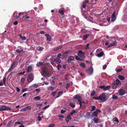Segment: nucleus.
<instances>
[{
    "label": "nucleus",
    "mask_w": 127,
    "mask_h": 127,
    "mask_svg": "<svg viewBox=\"0 0 127 127\" xmlns=\"http://www.w3.org/2000/svg\"><path fill=\"white\" fill-rule=\"evenodd\" d=\"M123 69L122 68L119 69H118L116 71L117 72H119L121 71H122V70H123Z\"/></svg>",
    "instance_id": "nucleus-52"
},
{
    "label": "nucleus",
    "mask_w": 127,
    "mask_h": 127,
    "mask_svg": "<svg viewBox=\"0 0 127 127\" xmlns=\"http://www.w3.org/2000/svg\"><path fill=\"white\" fill-rule=\"evenodd\" d=\"M73 83L72 82L70 83H68L66 85V89H68L71 85H72Z\"/></svg>",
    "instance_id": "nucleus-17"
},
{
    "label": "nucleus",
    "mask_w": 127,
    "mask_h": 127,
    "mask_svg": "<svg viewBox=\"0 0 127 127\" xmlns=\"http://www.w3.org/2000/svg\"><path fill=\"white\" fill-rule=\"evenodd\" d=\"M54 61L57 64H59L61 62V60L59 58H56L54 59Z\"/></svg>",
    "instance_id": "nucleus-12"
},
{
    "label": "nucleus",
    "mask_w": 127,
    "mask_h": 127,
    "mask_svg": "<svg viewBox=\"0 0 127 127\" xmlns=\"http://www.w3.org/2000/svg\"><path fill=\"white\" fill-rule=\"evenodd\" d=\"M66 117L67 119H69V120H71L72 119V118L69 115H67Z\"/></svg>",
    "instance_id": "nucleus-48"
},
{
    "label": "nucleus",
    "mask_w": 127,
    "mask_h": 127,
    "mask_svg": "<svg viewBox=\"0 0 127 127\" xmlns=\"http://www.w3.org/2000/svg\"><path fill=\"white\" fill-rule=\"evenodd\" d=\"M97 113H100L101 112L100 110V109H97L95 111Z\"/></svg>",
    "instance_id": "nucleus-63"
},
{
    "label": "nucleus",
    "mask_w": 127,
    "mask_h": 127,
    "mask_svg": "<svg viewBox=\"0 0 127 127\" xmlns=\"http://www.w3.org/2000/svg\"><path fill=\"white\" fill-rule=\"evenodd\" d=\"M17 14L16 15H14V18H15L17 19L19 18L20 16V15H21L20 13H19L18 14V15H17Z\"/></svg>",
    "instance_id": "nucleus-27"
},
{
    "label": "nucleus",
    "mask_w": 127,
    "mask_h": 127,
    "mask_svg": "<svg viewBox=\"0 0 127 127\" xmlns=\"http://www.w3.org/2000/svg\"><path fill=\"white\" fill-rule=\"evenodd\" d=\"M25 81V78H23L21 79V80L20 81L21 82L23 83Z\"/></svg>",
    "instance_id": "nucleus-56"
},
{
    "label": "nucleus",
    "mask_w": 127,
    "mask_h": 127,
    "mask_svg": "<svg viewBox=\"0 0 127 127\" xmlns=\"http://www.w3.org/2000/svg\"><path fill=\"white\" fill-rule=\"evenodd\" d=\"M99 120V119L98 118H93V121L95 123H97Z\"/></svg>",
    "instance_id": "nucleus-32"
},
{
    "label": "nucleus",
    "mask_w": 127,
    "mask_h": 127,
    "mask_svg": "<svg viewBox=\"0 0 127 127\" xmlns=\"http://www.w3.org/2000/svg\"><path fill=\"white\" fill-rule=\"evenodd\" d=\"M42 117H41L39 115V116H38V117H37V118L38 119V120L39 121H41L42 119H41V118Z\"/></svg>",
    "instance_id": "nucleus-59"
},
{
    "label": "nucleus",
    "mask_w": 127,
    "mask_h": 127,
    "mask_svg": "<svg viewBox=\"0 0 127 127\" xmlns=\"http://www.w3.org/2000/svg\"><path fill=\"white\" fill-rule=\"evenodd\" d=\"M113 121H115L117 123H119V120L117 119V118L115 117L114 118H113Z\"/></svg>",
    "instance_id": "nucleus-33"
},
{
    "label": "nucleus",
    "mask_w": 127,
    "mask_h": 127,
    "mask_svg": "<svg viewBox=\"0 0 127 127\" xmlns=\"http://www.w3.org/2000/svg\"><path fill=\"white\" fill-rule=\"evenodd\" d=\"M106 96L104 93L100 94L98 97H94L93 98L95 100H100L104 102L106 101L107 99L106 98Z\"/></svg>",
    "instance_id": "nucleus-1"
},
{
    "label": "nucleus",
    "mask_w": 127,
    "mask_h": 127,
    "mask_svg": "<svg viewBox=\"0 0 127 127\" xmlns=\"http://www.w3.org/2000/svg\"><path fill=\"white\" fill-rule=\"evenodd\" d=\"M105 87V86H99V88L101 89H103V90H104V88Z\"/></svg>",
    "instance_id": "nucleus-49"
},
{
    "label": "nucleus",
    "mask_w": 127,
    "mask_h": 127,
    "mask_svg": "<svg viewBox=\"0 0 127 127\" xmlns=\"http://www.w3.org/2000/svg\"><path fill=\"white\" fill-rule=\"evenodd\" d=\"M118 78L121 80H123L125 79V77L121 75H119Z\"/></svg>",
    "instance_id": "nucleus-24"
},
{
    "label": "nucleus",
    "mask_w": 127,
    "mask_h": 127,
    "mask_svg": "<svg viewBox=\"0 0 127 127\" xmlns=\"http://www.w3.org/2000/svg\"><path fill=\"white\" fill-rule=\"evenodd\" d=\"M78 55L80 57L84 58L85 53L83 52L81 50H79L78 51Z\"/></svg>",
    "instance_id": "nucleus-5"
},
{
    "label": "nucleus",
    "mask_w": 127,
    "mask_h": 127,
    "mask_svg": "<svg viewBox=\"0 0 127 127\" xmlns=\"http://www.w3.org/2000/svg\"><path fill=\"white\" fill-rule=\"evenodd\" d=\"M40 99V96H37L33 98V99L37 100H39Z\"/></svg>",
    "instance_id": "nucleus-39"
},
{
    "label": "nucleus",
    "mask_w": 127,
    "mask_h": 127,
    "mask_svg": "<svg viewBox=\"0 0 127 127\" xmlns=\"http://www.w3.org/2000/svg\"><path fill=\"white\" fill-rule=\"evenodd\" d=\"M43 65V63L41 62H37L36 64V65L38 66H40Z\"/></svg>",
    "instance_id": "nucleus-26"
},
{
    "label": "nucleus",
    "mask_w": 127,
    "mask_h": 127,
    "mask_svg": "<svg viewBox=\"0 0 127 127\" xmlns=\"http://www.w3.org/2000/svg\"><path fill=\"white\" fill-rule=\"evenodd\" d=\"M32 69V66H28L27 67V71L28 72H30Z\"/></svg>",
    "instance_id": "nucleus-25"
},
{
    "label": "nucleus",
    "mask_w": 127,
    "mask_h": 127,
    "mask_svg": "<svg viewBox=\"0 0 127 127\" xmlns=\"http://www.w3.org/2000/svg\"><path fill=\"white\" fill-rule=\"evenodd\" d=\"M44 49L43 47L41 46H38L36 48V50L38 51H42Z\"/></svg>",
    "instance_id": "nucleus-18"
},
{
    "label": "nucleus",
    "mask_w": 127,
    "mask_h": 127,
    "mask_svg": "<svg viewBox=\"0 0 127 127\" xmlns=\"http://www.w3.org/2000/svg\"><path fill=\"white\" fill-rule=\"evenodd\" d=\"M114 82H115L116 84L118 86L119 85H120L121 84L120 81L118 79H116L115 81Z\"/></svg>",
    "instance_id": "nucleus-14"
},
{
    "label": "nucleus",
    "mask_w": 127,
    "mask_h": 127,
    "mask_svg": "<svg viewBox=\"0 0 127 127\" xmlns=\"http://www.w3.org/2000/svg\"><path fill=\"white\" fill-rule=\"evenodd\" d=\"M91 107L92 109L91 110V111H94L96 108L95 106H91Z\"/></svg>",
    "instance_id": "nucleus-40"
},
{
    "label": "nucleus",
    "mask_w": 127,
    "mask_h": 127,
    "mask_svg": "<svg viewBox=\"0 0 127 127\" xmlns=\"http://www.w3.org/2000/svg\"><path fill=\"white\" fill-rule=\"evenodd\" d=\"M12 120H11L9 121V122L7 124V127H9L11 126V124L12 123Z\"/></svg>",
    "instance_id": "nucleus-34"
},
{
    "label": "nucleus",
    "mask_w": 127,
    "mask_h": 127,
    "mask_svg": "<svg viewBox=\"0 0 127 127\" xmlns=\"http://www.w3.org/2000/svg\"><path fill=\"white\" fill-rule=\"evenodd\" d=\"M34 75L32 73H30L27 78V80L29 83L31 82L34 79Z\"/></svg>",
    "instance_id": "nucleus-3"
},
{
    "label": "nucleus",
    "mask_w": 127,
    "mask_h": 127,
    "mask_svg": "<svg viewBox=\"0 0 127 127\" xmlns=\"http://www.w3.org/2000/svg\"><path fill=\"white\" fill-rule=\"evenodd\" d=\"M62 56V54L61 53H59L57 55V57L58 58H59V59H60L61 58V56Z\"/></svg>",
    "instance_id": "nucleus-50"
},
{
    "label": "nucleus",
    "mask_w": 127,
    "mask_h": 127,
    "mask_svg": "<svg viewBox=\"0 0 127 127\" xmlns=\"http://www.w3.org/2000/svg\"><path fill=\"white\" fill-rule=\"evenodd\" d=\"M20 50H19V49H17L16 50V52L19 53V54H20V52H22L23 51V49L21 48H20Z\"/></svg>",
    "instance_id": "nucleus-21"
},
{
    "label": "nucleus",
    "mask_w": 127,
    "mask_h": 127,
    "mask_svg": "<svg viewBox=\"0 0 127 127\" xmlns=\"http://www.w3.org/2000/svg\"><path fill=\"white\" fill-rule=\"evenodd\" d=\"M59 12L62 15H63L64 14V11L62 9H59Z\"/></svg>",
    "instance_id": "nucleus-36"
},
{
    "label": "nucleus",
    "mask_w": 127,
    "mask_h": 127,
    "mask_svg": "<svg viewBox=\"0 0 127 127\" xmlns=\"http://www.w3.org/2000/svg\"><path fill=\"white\" fill-rule=\"evenodd\" d=\"M54 88L52 86L49 87H48V88H47V89L48 90H54Z\"/></svg>",
    "instance_id": "nucleus-42"
},
{
    "label": "nucleus",
    "mask_w": 127,
    "mask_h": 127,
    "mask_svg": "<svg viewBox=\"0 0 127 127\" xmlns=\"http://www.w3.org/2000/svg\"><path fill=\"white\" fill-rule=\"evenodd\" d=\"M62 46L60 45L58 46L56 48H55L53 49V50H58L60 49H61L62 48Z\"/></svg>",
    "instance_id": "nucleus-20"
},
{
    "label": "nucleus",
    "mask_w": 127,
    "mask_h": 127,
    "mask_svg": "<svg viewBox=\"0 0 127 127\" xmlns=\"http://www.w3.org/2000/svg\"><path fill=\"white\" fill-rule=\"evenodd\" d=\"M89 45L90 44L89 43H88L87 44L86 46L85 47V49L86 50L88 49L89 48Z\"/></svg>",
    "instance_id": "nucleus-45"
},
{
    "label": "nucleus",
    "mask_w": 127,
    "mask_h": 127,
    "mask_svg": "<svg viewBox=\"0 0 127 127\" xmlns=\"http://www.w3.org/2000/svg\"><path fill=\"white\" fill-rule=\"evenodd\" d=\"M75 59L79 61L80 60V58H79L77 56H75Z\"/></svg>",
    "instance_id": "nucleus-57"
},
{
    "label": "nucleus",
    "mask_w": 127,
    "mask_h": 127,
    "mask_svg": "<svg viewBox=\"0 0 127 127\" xmlns=\"http://www.w3.org/2000/svg\"><path fill=\"white\" fill-rule=\"evenodd\" d=\"M104 53L103 52H101L99 53L97 55V56L99 57H101L103 54Z\"/></svg>",
    "instance_id": "nucleus-31"
},
{
    "label": "nucleus",
    "mask_w": 127,
    "mask_h": 127,
    "mask_svg": "<svg viewBox=\"0 0 127 127\" xmlns=\"http://www.w3.org/2000/svg\"><path fill=\"white\" fill-rule=\"evenodd\" d=\"M118 98V96L115 95H113L112 97V98L114 100L117 99Z\"/></svg>",
    "instance_id": "nucleus-28"
},
{
    "label": "nucleus",
    "mask_w": 127,
    "mask_h": 127,
    "mask_svg": "<svg viewBox=\"0 0 127 127\" xmlns=\"http://www.w3.org/2000/svg\"><path fill=\"white\" fill-rule=\"evenodd\" d=\"M110 88V86H107L106 87H105L104 88V90H106L109 89Z\"/></svg>",
    "instance_id": "nucleus-41"
},
{
    "label": "nucleus",
    "mask_w": 127,
    "mask_h": 127,
    "mask_svg": "<svg viewBox=\"0 0 127 127\" xmlns=\"http://www.w3.org/2000/svg\"><path fill=\"white\" fill-rule=\"evenodd\" d=\"M96 94V92L94 90H93L92 91L91 93V95L92 96H94V95Z\"/></svg>",
    "instance_id": "nucleus-30"
},
{
    "label": "nucleus",
    "mask_w": 127,
    "mask_h": 127,
    "mask_svg": "<svg viewBox=\"0 0 127 127\" xmlns=\"http://www.w3.org/2000/svg\"><path fill=\"white\" fill-rule=\"evenodd\" d=\"M117 45V43L116 41L113 42L112 43L109 44L108 46V47H110L113 46H116Z\"/></svg>",
    "instance_id": "nucleus-8"
},
{
    "label": "nucleus",
    "mask_w": 127,
    "mask_h": 127,
    "mask_svg": "<svg viewBox=\"0 0 127 127\" xmlns=\"http://www.w3.org/2000/svg\"><path fill=\"white\" fill-rule=\"evenodd\" d=\"M40 91V89H37L35 90V91L37 93H39Z\"/></svg>",
    "instance_id": "nucleus-54"
},
{
    "label": "nucleus",
    "mask_w": 127,
    "mask_h": 127,
    "mask_svg": "<svg viewBox=\"0 0 127 127\" xmlns=\"http://www.w3.org/2000/svg\"><path fill=\"white\" fill-rule=\"evenodd\" d=\"M74 59V57L72 56H69L67 62L68 63H70V62Z\"/></svg>",
    "instance_id": "nucleus-10"
},
{
    "label": "nucleus",
    "mask_w": 127,
    "mask_h": 127,
    "mask_svg": "<svg viewBox=\"0 0 127 127\" xmlns=\"http://www.w3.org/2000/svg\"><path fill=\"white\" fill-rule=\"evenodd\" d=\"M109 42L108 41H107L105 43V45L106 46H107L109 44Z\"/></svg>",
    "instance_id": "nucleus-60"
},
{
    "label": "nucleus",
    "mask_w": 127,
    "mask_h": 127,
    "mask_svg": "<svg viewBox=\"0 0 127 127\" xmlns=\"http://www.w3.org/2000/svg\"><path fill=\"white\" fill-rule=\"evenodd\" d=\"M69 53V52L68 51H66L63 54V57L64 58L67 57V54Z\"/></svg>",
    "instance_id": "nucleus-19"
},
{
    "label": "nucleus",
    "mask_w": 127,
    "mask_h": 127,
    "mask_svg": "<svg viewBox=\"0 0 127 127\" xmlns=\"http://www.w3.org/2000/svg\"><path fill=\"white\" fill-rule=\"evenodd\" d=\"M80 65V66H81L83 67L84 68L86 66L85 64L83 63H81Z\"/></svg>",
    "instance_id": "nucleus-37"
},
{
    "label": "nucleus",
    "mask_w": 127,
    "mask_h": 127,
    "mask_svg": "<svg viewBox=\"0 0 127 127\" xmlns=\"http://www.w3.org/2000/svg\"><path fill=\"white\" fill-rule=\"evenodd\" d=\"M49 106V105H47L46 106H45V107H44V108H43L42 110H44L46 109H47V108Z\"/></svg>",
    "instance_id": "nucleus-61"
},
{
    "label": "nucleus",
    "mask_w": 127,
    "mask_h": 127,
    "mask_svg": "<svg viewBox=\"0 0 127 127\" xmlns=\"http://www.w3.org/2000/svg\"><path fill=\"white\" fill-rule=\"evenodd\" d=\"M56 91L53 92H52V95L54 96L55 94H56Z\"/></svg>",
    "instance_id": "nucleus-62"
},
{
    "label": "nucleus",
    "mask_w": 127,
    "mask_h": 127,
    "mask_svg": "<svg viewBox=\"0 0 127 127\" xmlns=\"http://www.w3.org/2000/svg\"><path fill=\"white\" fill-rule=\"evenodd\" d=\"M63 92V91H59V92L58 93V95L57 96V98L59 97V96L60 94L62 93Z\"/></svg>",
    "instance_id": "nucleus-44"
},
{
    "label": "nucleus",
    "mask_w": 127,
    "mask_h": 127,
    "mask_svg": "<svg viewBox=\"0 0 127 127\" xmlns=\"http://www.w3.org/2000/svg\"><path fill=\"white\" fill-rule=\"evenodd\" d=\"M118 86V85L114 82L112 83V88L113 89H116L117 88Z\"/></svg>",
    "instance_id": "nucleus-15"
},
{
    "label": "nucleus",
    "mask_w": 127,
    "mask_h": 127,
    "mask_svg": "<svg viewBox=\"0 0 127 127\" xmlns=\"http://www.w3.org/2000/svg\"><path fill=\"white\" fill-rule=\"evenodd\" d=\"M86 4H85V3H84L83 2V4L82 5V7L84 8H85V9L86 7Z\"/></svg>",
    "instance_id": "nucleus-46"
},
{
    "label": "nucleus",
    "mask_w": 127,
    "mask_h": 127,
    "mask_svg": "<svg viewBox=\"0 0 127 127\" xmlns=\"http://www.w3.org/2000/svg\"><path fill=\"white\" fill-rule=\"evenodd\" d=\"M19 35L20 37L22 40H25L26 39V38L25 36H23L21 34H19Z\"/></svg>",
    "instance_id": "nucleus-29"
},
{
    "label": "nucleus",
    "mask_w": 127,
    "mask_h": 127,
    "mask_svg": "<svg viewBox=\"0 0 127 127\" xmlns=\"http://www.w3.org/2000/svg\"><path fill=\"white\" fill-rule=\"evenodd\" d=\"M32 86H33L34 88H36L38 87V86L37 84H34L32 85Z\"/></svg>",
    "instance_id": "nucleus-43"
},
{
    "label": "nucleus",
    "mask_w": 127,
    "mask_h": 127,
    "mask_svg": "<svg viewBox=\"0 0 127 127\" xmlns=\"http://www.w3.org/2000/svg\"><path fill=\"white\" fill-rule=\"evenodd\" d=\"M45 35L46 37L47 41H51V37L50 36L49 34H46Z\"/></svg>",
    "instance_id": "nucleus-11"
},
{
    "label": "nucleus",
    "mask_w": 127,
    "mask_h": 127,
    "mask_svg": "<svg viewBox=\"0 0 127 127\" xmlns=\"http://www.w3.org/2000/svg\"><path fill=\"white\" fill-rule=\"evenodd\" d=\"M81 96L77 94L74 95L73 97V98L75 99H78L79 98H80Z\"/></svg>",
    "instance_id": "nucleus-16"
},
{
    "label": "nucleus",
    "mask_w": 127,
    "mask_h": 127,
    "mask_svg": "<svg viewBox=\"0 0 127 127\" xmlns=\"http://www.w3.org/2000/svg\"><path fill=\"white\" fill-rule=\"evenodd\" d=\"M89 36V34H85L83 36V39L84 40H85L87 39L88 37Z\"/></svg>",
    "instance_id": "nucleus-22"
},
{
    "label": "nucleus",
    "mask_w": 127,
    "mask_h": 127,
    "mask_svg": "<svg viewBox=\"0 0 127 127\" xmlns=\"http://www.w3.org/2000/svg\"><path fill=\"white\" fill-rule=\"evenodd\" d=\"M111 21L112 22H114L115 21L116 19V16L115 15V11H114L111 16Z\"/></svg>",
    "instance_id": "nucleus-6"
},
{
    "label": "nucleus",
    "mask_w": 127,
    "mask_h": 127,
    "mask_svg": "<svg viewBox=\"0 0 127 127\" xmlns=\"http://www.w3.org/2000/svg\"><path fill=\"white\" fill-rule=\"evenodd\" d=\"M69 105L73 108H74L75 107V105L73 104L72 103L70 102L69 104Z\"/></svg>",
    "instance_id": "nucleus-38"
},
{
    "label": "nucleus",
    "mask_w": 127,
    "mask_h": 127,
    "mask_svg": "<svg viewBox=\"0 0 127 127\" xmlns=\"http://www.w3.org/2000/svg\"><path fill=\"white\" fill-rule=\"evenodd\" d=\"M6 81V77H4L3 79V83L4 84H5Z\"/></svg>",
    "instance_id": "nucleus-47"
},
{
    "label": "nucleus",
    "mask_w": 127,
    "mask_h": 127,
    "mask_svg": "<svg viewBox=\"0 0 127 127\" xmlns=\"http://www.w3.org/2000/svg\"><path fill=\"white\" fill-rule=\"evenodd\" d=\"M119 94L121 95H123L125 94V92L124 90L123 89L120 90H119Z\"/></svg>",
    "instance_id": "nucleus-13"
},
{
    "label": "nucleus",
    "mask_w": 127,
    "mask_h": 127,
    "mask_svg": "<svg viewBox=\"0 0 127 127\" xmlns=\"http://www.w3.org/2000/svg\"><path fill=\"white\" fill-rule=\"evenodd\" d=\"M11 109L8 107L4 105H2L0 106V111H5V110H10Z\"/></svg>",
    "instance_id": "nucleus-4"
},
{
    "label": "nucleus",
    "mask_w": 127,
    "mask_h": 127,
    "mask_svg": "<svg viewBox=\"0 0 127 127\" xmlns=\"http://www.w3.org/2000/svg\"><path fill=\"white\" fill-rule=\"evenodd\" d=\"M15 66L16 63L15 62H14L12 64L10 68L8 70V71H11V69H12V70L15 67Z\"/></svg>",
    "instance_id": "nucleus-9"
},
{
    "label": "nucleus",
    "mask_w": 127,
    "mask_h": 127,
    "mask_svg": "<svg viewBox=\"0 0 127 127\" xmlns=\"http://www.w3.org/2000/svg\"><path fill=\"white\" fill-rule=\"evenodd\" d=\"M93 115L94 116L97 117L98 116V113L96 111L94 112Z\"/></svg>",
    "instance_id": "nucleus-35"
},
{
    "label": "nucleus",
    "mask_w": 127,
    "mask_h": 127,
    "mask_svg": "<svg viewBox=\"0 0 127 127\" xmlns=\"http://www.w3.org/2000/svg\"><path fill=\"white\" fill-rule=\"evenodd\" d=\"M27 110L28 109H29V110H31V106H28L26 107Z\"/></svg>",
    "instance_id": "nucleus-55"
},
{
    "label": "nucleus",
    "mask_w": 127,
    "mask_h": 127,
    "mask_svg": "<svg viewBox=\"0 0 127 127\" xmlns=\"http://www.w3.org/2000/svg\"><path fill=\"white\" fill-rule=\"evenodd\" d=\"M43 76L44 77H46L48 75L49 73L48 71L47 67H44L42 69Z\"/></svg>",
    "instance_id": "nucleus-2"
},
{
    "label": "nucleus",
    "mask_w": 127,
    "mask_h": 127,
    "mask_svg": "<svg viewBox=\"0 0 127 127\" xmlns=\"http://www.w3.org/2000/svg\"><path fill=\"white\" fill-rule=\"evenodd\" d=\"M93 1L92 0L91 2L90 1L88 0H85V1L83 2L85 4H86V3L90 4Z\"/></svg>",
    "instance_id": "nucleus-23"
},
{
    "label": "nucleus",
    "mask_w": 127,
    "mask_h": 127,
    "mask_svg": "<svg viewBox=\"0 0 127 127\" xmlns=\"http://www.w3.org/2000/svg\"><path fill=\"white\" fill-rule=\"evenodd\" d=\"M61 113H64L66 111L65 110H64L63 109H62L61 110Z\"/></svg>",
    "instance_id": "nucleus-58"
},
{
    "label": "nucleus",
    "mask_w": 127,
    "mask_h": 127,
    "mask_svg": "<svg viewBox=\"0 0 127 127\" xmlns=\"http://www.w3.org/2000/svg\"><path fill=\"white\" fill-rule=\"evenodd\" d=\"M55 126V124H51L48 127H53Z\"/></svg>",
    "instance_id": "nucleus-53"
},
{
    "label": "nucleus",
    "mask_w": 127,
    "mask_h": 127,
    "mask_svg": "<svg viewBox=\"0 0 127 127\" xmlns=\"http://www.w3.org/2000/svg\"><path fill=\"white\" fill-rule=\"evenodd\" d=\"M87 73L89 75H91L93 72V67L90 66L88 69L87 71Z\"/></svg>",
    "instance_id": "nucleus-7"
},
{
    "label": "nucleus",
    "mask_w": 127,
    "mask_h": 127,
    "mask_svg": "<svg viewBox=\"0 0 127 127\" xmlns=\"http://www.w3.org/2000/svg\"><path fill=\"white\" fill-rule=\"evenodd\" d=\"M107 65L106 64L104 65L103 66V68L104 69H105L107 67Z\"/></svg>",
    "instance_id": "nucleus-64"
},
{
    "label": "nucleus",
    "mask_w": 127,
    "mask_h": 127,
    "mask_svg": "<svg viewBox=\"0 0 127 127\" xmlns=\"http://www.w3.org/2000/svg\"><path fill=\"white\" fill-rule=\"evenodd\" d=\"M26 110H27V109L25 107L24 108H23L22 109H21L20 110V111H26Z\"/></svg>",
    "instance_id": "nucleus-51"
}]
</instances>
